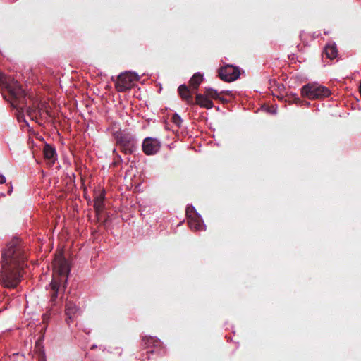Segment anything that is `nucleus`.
<instances>
[{
  "instance_id": "obj_1",
  "label": "nucleus",
  "mask_w": 361,
  "mask_h": 361,
  "mask_svg": "<svg viewBox=\"0 0 361 361\" xmlns=\"http://www.w3.org/2000/svg\"><path fill=\"white\" fill-rule=\"evenodd\" d=\"M27 259L25 250L19 238H13L2 254L0 283L7 288H15L21 281L23 269Z\"/></svg>"
},
{
  "instance_id": "obj_2",
  "label": "nucleus",
  "mask_w": 361,
  "mask_h": 361,
  "mask_svg": "<svg viewBox=\"0 0 361 361\" xmlns=\"http://www.w3.org/2000/svg\"><path fill=\"white\" fill-rule=\"evenodd\" d=\"M53 268L54 276L50 283V301L54 305L59 295L61 298L66 288L67 277L70 269L67 260L61 255L55 257Z\"/></svg>"
},
{
  "instance_id": "obj_3",
  "label": "nucleus",
  "mask_w": 361,
  "mask_h": 361,
  "mask_svg": "<svg viewBox=\"0 0 361 361\" xmlns=\"http://www.w3.org/2000/svg\"><path fill=\"white\" fill-rule=\"evenodd\" d=\"M0 85L7 90L12 106L18 109H23L25 106V93L17 80H14L4 73H0Z\"/></svg>"
},
{
  "instance_id": "obj_4",
  "label": "nucleus",
  "mask_w": 361,
  "mask_h": 361,
  "mask_svg": "<svg viewBox=\"0 0 361 361\" xmlns=\"http://www.w3.org/2000/svg\"><path fill=\"white\" fill-rule=\"evenodd\" d=\"M116 145L120 150L126 154H133L136 149V140L131 133L125 131H116L114 133Z\"/></svg>"
},
{
  "instance_id": "obj_5",
  "label": "nucleus",
  "mask_w": 361,
  "mask_h": 361,
  "mask_svg": "<svg viewBox=\"0 0 361 361\" xmlns=\"http://www.w3.org/2000/svg\"><path fill=\"white\" fill-rule=\"evenodd\" d=\"M330 90L326 87L317 84H307L302 87L301 94L310 99H322L329 96Z\"/></svg>"
},
{
  "instance_id": "obj_6",
  "label": "nucleus",
  "mask_w": 361,
  "mask_h": 361,
  "mask_svg": "<svg viewBox=\"0 0 361 361\" xmlns=\"http://www.w3.org/2000/svg\"><path fill=\"white\" fill-rule=\"evenodd\" d=\"M139 78L138 75L135 73L130 71L122 73L117 78L116 89L119 92H126L131 89Z\"/></svg>"
},
{
  "instance_id": "obj_7",
  "label": "nucleus",
  "mask_w": 361,
  "mask_h": 361,
  "mask_svg": "<svg viewBox=\"0 0 361 361\" xmlns=\"http://www.w3.org/2000/svg\"><path fill=\"white\" fill-rule=\"evenodd\" d=\"M161 146V142L158 139L149 137L144 139L142 148L145 154L154 155L159 151Z\"/></svg>"
},
{
  "instance_id": "obj_8",
  "label": "nucleus",
  "mask_w": 361,
  "mask_h": 361,
  "mask_svg": "<svg viewBox=\"0 0 361 361\" xmlns=\"http://www.w3.org/2000/svg\"><path fill=\"white\" fill-rule=\"evenodd\" d=\"M80 309L77 304L71 300H67L65 305L66 322L68 324L73 322L78 315Z\"/></svg>"
},
{
  "instance_id": "obj_9",
  "label": "nucleus",
  "mask_w": 361,
  "mask_h": 361,
  "mask_svg": "<svg viewBox=\"0 0 361 361\" xmlns=\"http://www.w3.org/2000/svg\"><path fill=\"white\" fill-rule=\"evenodd\" d=\"M142 342L144 346L146 348H154L147 351V353H157L158 355L160 354L161 350V343L157 338L146 336L143 337Z\"/></svg>"
},
{
  "instance_id": "obj_10",
  "label": "nucleus",
  "mask_w": 361,
  "mask_h": 361,
  "mask_svg": "<svg viewBox=\"0 0 361 361\" xmlns=\"http://www.w3.org/2000/svg\"><path fill=\"white\" fill-rule=\"evenodd\" d=\"M178 91L182 99L185 101L188 104H194L195 102L193 101L192 94L195 92V90H192V89L185 85H181L179 86Z\"/></svg>"
},
{
  "instance_id": "obj_11",
  "label": "nucleus",
  "mask_w": 361,
  "mask_h": 361,
  "mask_svg": "<svg viewBox=\"0 0 361 361\" xmlns=\"http://www.w3.org/2000/svg\"><path fill=\"white\" fill-rule=\"evenodd\" d=\"M104 192L102 191L101 192L98 193L94 198V209L98 219H99L100 214L104 209Z\"/></svg>"
},
{
  "instance_id": "obj_12",
  "label": "nucleus",
  "mask_w": 361,
  "mask_h": 361,
  "mask_svg": "<svg viewBox=\"0 0 361 361\" xmlns=\"http://www.w3.org/2000/svg\"><path fill=\"white\" fill-rule=\"evenodd\" d=\"M243 73L239 67L227 64V82L236 80Z\"/></svg>"
},
{
  "instance_id": "obj_13",
  "label": "nucleus",
  "mask_w": 361,
  "mask_h": 361,
  "mask_svg": "<svg viewBox=\"0 0 361 361\" xmlns=\"http://www.w3.org/2000/svg\"><path fill=\"white\" fill-rule=\"evenodd\" d=\"M43 154L46 160L49 161L51 164H53L56 159V152L54 147L51 145L46 144L43 148Z\"/></svg>"
},
{
  "instance_id": "obj_14",
  "label": "nucleus",
  "mask_w": 361,
  "mask_h": 361,
  "mask_svg": "<svg viewBox=\"0 0 361 361\" xmlns=\"http://www.w3.org/2000/svg\"><path fill=\"white\" fill-rule=\"evenodd\" d=\"M194 104H197L201 107H204L207 109H211L212 107V102L208 99V97L201 94H197L196 95Z\"/></svg>"
},
{
  "instance_id": "obj_15",
  "label": "nucleus",
  "mask_w": 361,
  "mask_h": 361,
  "mask_svg": "<svg viewBox=\"0 0 361 361\" xmlns=\"http://www.w3.org/2000/svg\"><path fill=\"white\" fill-rule=\"evenodd\" d=\"M188 226L191 229L202 231L203 229L202 221L199 215L188 219Z\"/></svg>"
},
{
  "instance_id": "obj_16",
  "label": "nucleus",
  "mask_w": 361,
  "mask_h": 361,
  "mask_svg": "<svg viewBox=\"0 0 361 361\" xmlns=\"http://www.w3.org/2000/svg\"><path fill=\"white\" fill-rule=\"evenodd\" d=\"M203 80V75L200 73H195L189 81V85L192 90H197Z\"/></svg>"
},
{
  "instance_id": "obj_17",
  "label": "nucleus",
  "mask_w": 361,
  "mask_h": 361,
  "mask_svg": "<svg viewBox=\"0 0 361 361\" xmlns=\"http://www.w3.org/2000/svg\"><path fill=\"white\" fill-rule=\"evenodd\" d=\"M326 56L330 59H335L338 55V50L335 44H328L324 49Z\"/></svg>"
},
{
  "instance_id": "obj_18",
  "label": "nucleus",
  "mask_w": 361,
  "mask_h": 361,
  "mask_svg": "<svg viewBox=\"0 0 361 361\" xmlns=\"http://www.w3.org/2000/svg\"><path fill=\"white\" fill-rule=\"evenodd\" d=\"M205 94L208 97H212L214 99H220L222 103L226 102V99L219 97L218 92L214 89L208 88L205 90Z\"/></svg>"
},
{
  "instance_id": "obj_19",
  "label": "nucleus",
  "mask_w": 361,
  "mask_h": 361,
  "mask_svg": "<svg viewBox=\"0 0 361 361\" xmlns=\"http://www.w3.org/2000/svg\"><path fill=\"white\" fill-rule=\"evenodd\" d=\"M198 215L197 213L196 212L195 208L193 207H188L187 209H186V216H187V218L189 219V218H192L193 216H195Z\"/></svg>"
},
{
  "instance_id": "obj_20",
  "label": "nucleus",
  "mask_w": 361,
  "mask_h": 361,
  "mask_svg": "<svg viewBox=\"0 0 361 361\" xmlns=\"http://www.w3.org/2000/svg\"><path fill=\"white\" fill-rule=\"evenodd\" d=\"M171 121L177 127H180L181 123H182V119H181L180 116L178 114H173V116L171 118Z\"/></svg>"
},
{
  "instance_id": "obj_21",
  "label": "nucleus",
  "mask_w": 361,
  "mask_h": 361,
  "mask_svg": "<svg viewBox=\"0 0 361 361\" xmlns=\"http://www.w3.org/2000/svg\"><path fill=\"white\" fill-rule=\"evenodd\" d=\"M218 75L219 78L226 82V66H222L219 69Z\"/></svg>"
},
{
  "instance_id": "obj_22",
  "label": "nucleus",
  "mask_w": 361,
  "mask_h": 361,
  "mask_svg": "<svg viewBox=\"0 0 361 361\" xmlns=\"http://www.w3.org/2000/svg\"><path fill=\"white\" fill-rule=\"evenodd\" d=\"M36 112V110L34 109L33 108H31V107H29L27 108V114L32 118L33 119V116L35 114V113Z\"/></svg>"
},
{
  "instance_id": "obj_23",
  "label": "nucleus",
  "mask_w": 361,
  "mask_h": 361,
  "mask_svg": "<svg viewBox=\"0 0 361 361\" xmlns=\"http://www.w3.org/2000/svg\"><path fill=\"white\" fill-rule=\"evenodd\" d=\"M17 118H18V121L19 122L24 121V122H25V123H26V121H25V118H24V115H23V114H19L18 115V116H17Z\"/></svg>"
},
{
  "instance_id": "obj_24",
  "label": "nucleus",
  "mask_w": 361,
  "mask_h": 361,
  "mask_svg": "<svg viewBox=\"0 0 361 361\" xmlns=\"http://www.w3.org/2000/svg\"><path fill=\"white\" fill-rule=\"evenodd\" d=\"M5 182H6V178L3 175L0 174V184L4 183Z\"/></svg>"
},
{
  "instance_id": "obj_25",
  "label": "nucleus",
  "mask_w": 361,
  "mask_h": 361,
  "mask_svg": "<svg viewBox=\"0 0 361 361\" xmlns=\"http://www.w3.org/2000/svg\"><path fill=\"white\" fill-rule=\"evenodd\" d=\"M113 153L116 154V157L119 161H121V156L116 152V149H114Z\"/></svg>"
},
{
  "instance_id": "obj_26",
  "label": "nucleus",
  "mask_w": 361,
  "mask_h": 361,
  "mask_svg": "<svg viewBox=\"0 0 361 361\" xmlns=\"http://www.w3.org/2000/svg\"><path fill=\"white\" fill-rule=\"evenodd\" d=\"M107 221H108V218H106V219H105L102 222V224L105 225V224H106V223L107 222Z\"/></svg>"
},
{
  "instance_id": "obj_27",
  "label": "nucleus",
  "mask_w": 361,
  "mask_h": 361,
  "mask_svg": "<svg viewBox=\"0 0 361 361\" xmlns=\"http://www.w3.org/2000/svg\"><path fill=\"white\" fill-rule=\"evenodd\" d=\"M39 361H45V360H44L43 356L39 359Z\"/></svg>"
},
{
  "instance_id": "obj_28",
  "label": "nucleus",
  "mask_w": 361,
  "mask_h": 361,
  "mask_svg": "<svg viewBox=\"0 0 361 361\" xmlns=\"http://www.w3.org/2000/svg\"><path fill=\"white\" fill-rule=\"evenodd\" d=\"M46 114L50 116V114L48 111H45Z\"/></svg>"
},
{
  "instance_id": "obj_29",
  "label": "nucleus",
  "mask_w": 361,
  "mask_h": 361,
  "mask_svg": "<svg viewBox=\"0 0 361 361\" xmlns=\"http://www.w3.org/2000/svg\"><path fill=\"white\" fill-rule=\"evenodd\" d=\"M41 111H42V109H39L38 110L39 114H41Z\"/></svg>"
},
{
  "instance_id": "obj_30",
  "label": "nucleus",
  "mask_w": 361,
  "mask_h": 361,
  "mask_svg": "<svg viewBox=\"0 0 361 361\" xmlns=\"http://www.w3.org/2000/svg\"><path fill=\"white\" fill-rule=\"evenodd\" d=\"M226 95H227V97L230 95V94L228 93V91H227Z\"/></svg>"
},
{
  "instance_id": "obj_31",
  "label": "nucleus",
  "mask_w": 361,
  "mask_h": 361,
  "mask_svg": "<svg viewBox=\"0 0 361 361\" xmlns=\"http://www.w3.org/2000/svg\"><path fill=\"white\" fill-rule=\"evenodd\" d=\"M271 112H272L273 114H274V113H276V110L274 109V110H273Z\"/></svg>"
}]
</instances>
